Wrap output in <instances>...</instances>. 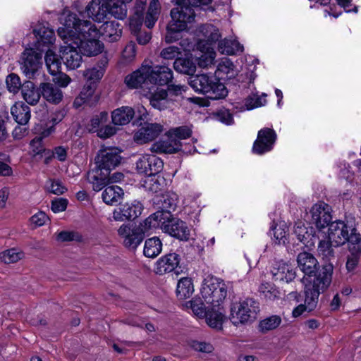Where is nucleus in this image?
Returning a JSON list of instances; mask_svg holds the SVG:
<instances>
[{"label": "nucleus", "instance_id": "nucleus-10", "mask_svg": "<svg viewBox=\"0 0 361 361\" xmlns=\"http://www.w3.org/2000/svg\"><path fill=\"white\" fill-rule=\"evenodd\" d=\"M63 40L66 45L61 47V59L68 69H76L80 66L82 62V54L73 44V41L68 39Z\"/></svg>", "mask_w": 361, "mask_h": 361}, {"label": "nucleus", "instance_id": "nucleus-5", "mask_svg": "<svg viewBox=\"0 0 361 361\" xmlns=\"http://www.w3.org/2000/svg\"><path fill=\"white\" fill-rule=\"evenodd\" d=\"M189 84L196 92L202 94L212 100L224 99L228 94L226 86L214 75H194L190 78Z\"/></svg>", "mask_w": 361, "mask_h": 361}, {"label": "nucleus", "instance_id": "nucleus-2", "mask_svg": "<svg viewBox=\"0 0 361 361\" xmlns=\"http://www.w3.org/2000/svg\"><path fill=\"white\" fill-rule=\"evenodd\" d=\"M331 282V269L329 267L324 268V270L315 277L313 281L305 286V304H300L293 310V317H298L305 312L314 310L318 303L319 295L324 292Z\"/></svg>", "mask_w": 361, "mask_h": 361}, {"label": "nucleus", "instance_id": "nucleus-9", "mask_svg": "<svg viewBox=\"0 0 361 361\" xmlns=\"http://www.w3.org/2000/svg\"><path fill=\"white\" fill-rule=\"evenodd\" d=\"M297 262L300 269L305 274V275L307 276V278H305V280L308 281V283L310 281H312L313 279L317 277L325 267H329L331 269V271H333L332 266L330 264L323 266L322 269L319 271V263L317 259L312 254L307 252H300L298 255Z\"/></svg>", "mask_w": 361, "mask_h": 361}, {"label": "nucleus", "instance_id": "nucleus-62", "mask_svg": "<svg viewBox=\"0 0 361 361\" xmlns=\"http://www.w3.org/2000/svg\"><path fill=\"white\" fill-rule=\"evenodd\" d=\"M81 239V235L74 231H61L57 235V240L61 242H68L76 240L79 241Z\"/></svg>", "mask_w": 361, "mask_h": 361}, {"label": "nucleus", "instance_id": "nucleus-49", "mask_svg": "<svg viewBox=\"0 0 361 361\" xmlns=\"http://www.w3.org/2000/svg\"><path fill=\"white\" fill-rule=\"evenodd\" d=\"M104 66L105 65L103 64V66H97L85 70L83 73V75L87 82L95 85L97 82L100 80L105 71Z\"/></svg>", "mask_w": 361, "mask_h": 361}, {"label": "nucleus", "instance_id": "nucleus-17", "mask_svg": "<svg viewBox=\"0 0 361 361\" xmlns=\"http://www.w3.org/2000/svg\"><path fill=\"white\" fill-rule=\"evenodd\" d=\"M142 211V205L138 201L126 202L113 212V219L116 221L132 220L139 216Z\"/></svg>", "mask_w": 361, "mask_h": 361}, {"label": "nucleus", "instance_id": "nucleus-56", "mask_svg": "<svg viewBox=\"0 0 361 361\" xmlns=\"http://www.w3.org/2000/svg\"><path fill=\"white\" fill-rule=\"evenodd\" d=\"M6 84L8 90L14 94L17 93L20 88L22 89L23 85L20 77L16 73H11L6 77Z\"/></svg>", "mask_w": 361, "mask_h": 361}, {"label": "nucleus", "instance_id": "nucleus-37", "mask_svg": "<svg viewBox=\"0 0 361 361\" xmlns=\"http://www.w3.org/2000/svg\"><path fill=\"white\" fill-rule=\"evenodd\" d=\"M218 50L222 54L235 55L243 51V46L235 39L225 38L219 42Z\"/></svg>", "mask_w": 361, "mask_h": 361}, {"label": "nucleus", "instance_id": "nucleus-3", "mask_svg": "<svg viewBox=\"0 0 361 361\" xmlns=\"http://www.w3.org/2000/svg\"><path fill=\"white\" fill-rule=\"evenodd\" d=\"M58 35L63 39L74 42L79 39L99 37L100 31L90 21L80 20L75 13H69L63 20V27L58 29Z\"/></svg>", "mask_w": 361, "mask_h": 361}, {"label": "nucleus", "instance_id": "nucleus-42", "mask_svg": "<svg viewBox=\"0 0 361 361\" xmlns=\"http://www.w3.org/2000/svg\"><path fill=\"white\" fill-rule=\"evenodd\" d=\"M193 292L192 280L189 278L180 279L177 284L176 294L180 300L189 298Z\"/></svg>", "mask_w": 361, "mask_h": 361}, {"label": "nucleus", "instance_id": "nucleus-54", "mask_svg": "<svg viewBox=\"0 0 361 361\" xmlns=\"http://www.w3.org/2000/svg\"><path fill=\"white\" fill-rule=\"evenodd\" d=\"M52 126H48L47 124L43 125L42 123L37 124L32 129L33 133L38 134L39 136L37 137H40L41 140L49 137L55 131L54 124L57 123L56 119L55 118H52Z\"/></svg>", "mask_w": 361, "mask_h": 361}, {"label": "nucleus", "instance_id": "nucleus-38", "mask_svg": "<svg viewBox=\"0 0 361 361\" xmlns=\"http://www.w3.org/2000/svg\"><path fill=\"white\" fill-rule=\"evenodd\" d=\"M157 204L159 211L171 214L177 207L178 197L174 193H166L159 197Z\"/></svg>", "mask_w": 361, "mask_h": 361}, {"label": "nucleus", "instance_id": "nucleus-32", "mask_svg": "<svg viewBox=\"0 0 361 361\" xmlns=\"http://www.w3.org/2000/svg\"><path fill=\"white\" fill-rule=\"evenodd\" d=\"M180 142H173L169 137L168 140H159L153 143L150 147L152 152L159 154H173L180 149Z\"/></svg>", "mask_w": 361, "mask_h": 361}, {"label": "nucleus", "instance_id": "nucleus-29", "mask_svg": "<svg viewBox=\"0 0 361 361\" xmlns=\"http://www.w3.org/2000/svg\"><path fill=\"white\" fill-rule=\"evenodd\" d=\"M11 115L16 123L25 126L31 117L30 107L22 102H16L11 108Z\"/></svg>", "mask_w": 361, "mask_h": 361}, {"label": "nucleus", "instance_id": "nucleus-58", "mask_svg": "<svg viewBox=\"0 0 361 361\" xmlns=\"http://www.w3.org/2000/svg\"><path fill=\"white\" fill-rule=\"evenodd\" d=\"M333 244L329 240H320L318 245V252L324 259L329 260L334 256Z\"/></svg>", "mask_w": 361, "mask_h": 361}, {"label": "nucleus", "instance_id": "nucleus-34", "mask_svg": "<svg viewBox=\"0 0 361 361\" xmlns=\"http://www.w3.org/2000/svg\"><path fill=\"white\" fill-rule=\"evenodd\" d=\"M135 111L129 106H122L115 109L111 114L112 122L115 125L123 126L128 124L133 118Z\"/></svg>", "mask_w": 361, "mask_h": 361}, {"label": "nucleus", "instance_id": "nucleus-43", "mask_svg": "<svg viewBox=\"0 0 361 361\" xmlns=\"http://www.w3.org/2000/svg\"><path fill=\"white\" fill-rule=\"evenodd\" d=\"M159 14V3L158 0H152L150 2L148 11L146 13L145 24L148 28L154 26Z\"/></svg>", "mask_w": 361, "mask_h": 361}, {"label": "nucleus", "instance_id": "nucleus-8", "mask_svg": "<svg viewBox=\"0 0 361 361\" xmlns=\"http://www.w3.org/2000/svg\"><path fill=\"white\" fill-rule=\"evenodd\" d=\"M121 152L118 147L103 146L95 158L97 168L109 173L120 164Z\"/></svg>", "mask_w": 361, "mask_h": 361}, {"label": "nucleus", "instance_id": "nucleus-18", "mask_svg": "<svg viewBox=\"0 0 361 361\" xmlns=\"http://www.w3.org/2000/svg\"><path fill=\"white\" fill-rule=\"evenodd\" d=\"M180 259V255L175 252L162 256L155 263V273L163 275L168 272L174 271L176 274H178L179 269H180V267H178Z\"/></svg>", "mask_w": 361, "mask_h": 361}, {"label": "nucleus", "instance_id": "nucleus-22", "mask_svg": "<svg viewBox=\"0 0 361 361\" xmlns=\"http://www.w3.org/2000/svg\"><path fill=\"white\" fill-rule=\"evenodd\" d=\"M99 37H88L79 39L74 41L73 44L78 47L80 51L88 56H95L101 53L103 49V44L99 41Z\"/></svg>", "mask_w": 361, "mask_h": 361}, {"label": "nucleus", "instance_id": "nucleus-24", "mask_svg": "<svg viewBox=\"0 0 361 361\" xmlns=\"http://www.w3.org/2000/svg\"><path fill=\"white\" fill-rule=\"evenodd\" d=\"M149 66L142 65L139 69L131 74L128 75L125 78V83L131 89H136L145 82L148 81Z\"/></svg>", "mask_w": 361, "mask_h": 361}, {"label": "nucleus", "instance_id": "nucleus-57", "mask_svg": "<svg viewBox=\"0 0 361 361\" xmlns=\"http://www.w3.org/2000/svg\"><path fill=\"white\" fill-rule=\"evenodd\" d=\"M266 96V94H262V95L252 94L249 96L245 100V106H247V109L250 110L264 106L267 102L265 99Z\"/></svg>", "mask_w": 361, "mask_h": 361}, {"label": "nucleus", "instance_id": "nucleus-44", "mask_svg": "<svg viewBox=\"0 0 361 361\" xmlns=\"http://www.w3.org/2000/svg\"><path fill=\"white\" fill-rule=\"evenodd\" d=\"M168 92L164 90H159L150 97V104L157 109L164 110L169 106V102L167 99Z\"/></svg>", "mask_w": 361, "mask_h": 361}, {"label": "nucleus", "instance_id": "nucleus-21", "mask_svg": "<svg viewBox=\"0 0 361 361\" xmlns=\"http://www.w3.org/2000/svg\"><path fill=\"white\" fill-rule=\"evenodd\" d=\"M273 279L276 281H292L296 276L295 270L288 264L280 261L275 262L271 269Z\"/></svg>", "mask_w": 361, "mask_h": 361}, {"label": "nucleus", "instance_id": "nucleus-50", "mask_svg": "<svg viewBox=\"0 0 361 361\" xmlns=\"http://www.w3.org/2000/svg\"><path fill=\"white\" fill-rule=\"evenodd\" d=\"M224 314L220 312V307L217 310H208L205 317L207 324L212 328L221 329L224 320Z\"/></svg>", "mask_w": 361, "mask_h": 361}, {"label": "nucleus", "instance_id": "nucleus-47", "mask_svg": "<svg viewBox=\"0 0 361 361\" xmlns=\"http://www.w3.org/2000/svg\"><path fill=\"white\" fill-rule=\"evenodd\" d=\"M200 31L204 37V39L209 44L216 42L221 37L219 29L211 24H207L201 26Z\"/></svg>", "mask_w": 361, "mask_h": 361}, {"label": "nucleus", "instance_id": "nucleus-40", "mask_svg": "<svg viewBox=\"0 0 361 361\" xmlns=\"http://www.w3.org/2000/svg\"><path fill=\"white\" fill-rule=\"evenodd\" d=\"M282 319L279 315H271L261 320L258 324V330L262 334H267L277 329L281 324Z\"/></svg>", "mask_w": 361, "mask_h": 361}, {"label": "nucleus", "instance_id": "nucleus-19", "mask_svg": "<svg viewBox=\"0 0 361 361\" xmlns=\"http://www.w3.org/2000/svg\"><path fill=\"white\" fill-rule=\"evenodd\" d=\"M148 73L149 82L154 85H169L173 78L172 70L166 66H149Z\"/></svg>", "mask_w": 361, "mask_h": 361}, {"label": "nucleus", "instance_id": "nucleus-25", "mask_svg": "<svg viewBox=\"0 0 361 361\" xmlns=\"http://www.w3.org/2000/svg\"><path fill=\"white\" fill-rule=\"evenodd\" d=\"M293 232L297 236V238L302 243L307 249L311 250L312 247H314L317 238L308 231L304 223L302 221L295 223Z\"/></svg>", "mask_w": 361, "mask_h": 361}, {"label": "nucleus", "instance_id": "nucleus-23", "mask_svg": "<svg viewBox=\"0 0 361 361\" xmlns=\"http://www.w3.org/2000/svg\"><path fill=\"white\" fill-rule=\"evenodd\" d=\"M39 90L42 97L51 104H58L63 99L62 91L54 84L50 82L41 83Z\"/></svg>", "mask_w": 361, "mask_h": 361}, {"label": "nucleus", "instance_id": "nucleus-1", "mask_svg": "<svg viewBox=\"0 0 361 361\" xmlns=\"http://www.w3.org/2000/svg\"><path fill=\"white\" fill-rule=\"evenodd\" d=\"M212 0H180L177 7L171 11V20L167 25L165 40L167 43L178 41L181 37V32L186 30L188 23L195 19L193 7L207 6Z\"/></svg>", "mask_w": 361, "mask_h": 361}, {"label": "nucleus", "instance_id": "nucleus-16", "mask_svg": "<svg viewBox=\"0 0 361 361\" xmlns=\"http://www.w3.org/2000/svg\"><path fill=\"white\" fill-rule=\"evenodd\" d=\"M331 212V207L324 202H319L312 207V221L318 229L321 230L329 225L332 220Z\"/></svg>", "mask_w": 361, "mask_h": 361}, {"label": "nucleus", "instance_id": "nucleus-59", "mask_svg": "<svg viewBox=\"0 0 361 361\" xmlns=\"http://www.w3.org/2000/svg\"><path fill=\"white\" fill-rule=\"evenodd\" d=\"M190 304L192 312L198 317H204L207 315V311L204 304L200 300H191L188 302Z\"/></svg>", "mask_w": 361, "mask_h": 361}, {"label": "nucleus", "instance_id": "nucleus-14", "mask_svg": "<svg viewBox=\"0 0 361 361\" xmlns=\"http://www.w3.org/2000/svg\"><path fill=\"white\" fill-rule=\"evenodd\" d=\"M41 54L33 49H26L20 58V69L28 78H32L40 67Z\"/></svg>", "mask_w": 361, "mask_h": 361}, {"label": "nucleus", "instance_id": "nucleus-12", "mask_svg": "<svg viewBox=\"0 0 361 361\" xmlns=\"http://www.w3.org/2000/svg\"><path fill=\"white\" fill-rule=\"evenodd\" d=\"M276 133L269 128H264L258 131L257 137L253 143L252 152L262 155L270 152L276 140Z\"/></svg>", "mask_w": 361, "mask_h": 361}, {"label": "nucleus", "instance_id": "nucleus-64", "mask_svg": "<svg viewBox=\"0 0 361 361\" xmlns=\"http://www.w3.org/2000/svg\"><path fill=\"white\" fill-rule=\"evenodd\" d=\"M48 189L50 192L57 195H62L67 190V188L59 180H50Z\"/></svg>", "mask_w": 361, "mask_h": 361}, {"label": "nucleus", "instance_id": "nucleus-48", "mask_svg": "<svg viewBox=\"0 0 361 361\" xmlns=\"http://www.w3.org/2000/svg\"><path fill=\"white\" fill-rule=\"evenodd\" d=\"M108 114L106 111H102L98 114L94 115L90 120V123L87 125V128L89 132L98 133L102 126L108 121Z\"/></svg>", "mask_w": 361, "mask_h": 361}, {"label": "nucleus", "instance_id": "nucleus-39", "mask_svg": "<svg viewBox=\"0 0 361 361\" xmlns=\"http://www.w3.org/2000/svg\"><path fill=\"white\" fill-rule=\"evenodd\" d=\"M162 250V242L158 237H152L145 240L143 254L146 257L155 258Z\"/></svg>", "mask_w": 361, "mask_h": 361}, {"label": "nucleus", "instance_id": "nucleus-61", "mask_svg": "<svg viewBox=\"0 0 361 361\" xmlns=\"http://www.w3.org/2000/svg\"><path fill=\"white\" fill-rule=\"evenodd\" d=\"M136 49L134 43L127 44L122 53V59L125 63L131 62L135 57Z\"/></svg>", "mask_w": 361, "mask_h": 361}, {"label": "nucleus", "instance_id": "nucleus-26", "mask_svg": "<svg viewBox=\"0 0 361 361\" xmlns=\"http://www.w3.org/2000/svg\"><path fill=\"white\" fill-rule=\"evenodd\" d=\"M109 173L98 168L87 173V180L94 191H100L109 184Z\"/></svg>", "mask_w": 361, "mask_h": 361}, {"label": "nucleus", "instance_id": "nucleus-11", "mask_svg": "<svg viewBox=\"0 0 361 361\" xmlns=\"http://www.w3.org/2000/svg\"><path fill=\"white\" fill-rule=\"evenodd\" d=\"M118 235L123 245L130 250H135L142 242L145 234L139 228H131L129 225L122 224L118 229Z\"/></svg>", "mask_w": 361, "mask_h": 361}, {"label": "nucleus", "instance_id": "nucleus-6", "mask_svg": "<svg viewBox=\"0 0 361 361\" xmlns=\"http://www.w3.org/2000/svg\"><path fill=\"white\" fill-rule=\"evenodd\" d=\"M228 286L221 279L211 276L204 279L201 289L204 302L219 307L227 295Z\"/></svg>", "mask_w": 361, "mask_h": 361}, {"label": "nucleus", "instance_id": "nucleus-63", "mask_svg": "<svg viewBox=\"0 0 361 361\" xmlns=\"http://www.w3.org/2000/svg\"><path fill=\"white\" fill-rule=\"evenodd\" d=\"M271 228L274 237L276 240H279V242L286 238L288 230L284 223H280L279 224H276L275 226H272Z\"/></svg>", "mask_w": 361, "mask_h": 361}, {"label": "nucleus", "instance_id": "nucleus-51", "mask_svg": "<svg viewBox=\"0 0 361 361\" xmlns=\"http://www.w3.org/2000/svg\"><path fill=\"white\" fill-rule=\"evenodd\" d=\"M34 34L44 44H51L55 40V35L53 30L44 25H39L35 28Z\"/></svg>", "mask_w": 361, "mask_h": 361}, {"label": "nucleus", "instance_id": "nucleus-60", "mask_svg": "<svg viewBox=\"0 0 361 361\" xmlns=\"http://www.w3.org/2000/svg\"><path fill=\"white\" fill-rule=\"evenodd\" d=\"M30 147L34 157L42 156V154L47 150L42 144V140L37 137L30 141Z\"/></svg>", "mask_w": 361, "mask_h": 361}, {"label": "nucleus", "instance_id": "nucleus-36", "mask_svg": "<svg viewBox=\"0 0 361 361\" xmlns=\"http://www.w3.org/2000/svg\"><path fill=\"white\" fill-rule=\"evenodd\" d=\"M107 15L111 14L117 19L123 20L127 16V6L122 0H106Z\"/></svg>", "mask_w": 361, "mask_h": 361}, {"label": "nucleus", "instance_id": "nucleus-41", "mask_svg": "<svg viewBox=\"0 0 361 361\" xmlns=\"http://www.w3.org/2000/svg\"><path fill=\"white\" fill-rule=\"evenodd\" d=\"M174 69L180 73L193 75L196 71L195 63L189 59L178 58L173 62Z\"/></svg>", "mask_w": 361, "mask_h": 361}, {"label": "nucleus", "instance_id": "nucleus-13", "mask_svg": "<svg viewBox=\"0 0 361 361\" xmlns=\"http://www.w3.org/2000/svg\"><path fill=\"white\" fill-rule=\"evenodd\" d=\"M161 230L164 233L180 240L187 241L190 236V230L185 222L173 217L171 214H170L169 219H166L165 221H163Z\"/></svg>", "mask_w": 361, "mask_h": 361}, {"label": "nucleus", "instance_id": "nucleus-20", "mask_svg": "<svg viewBox=\"0 0 361 361\" xmlns=\"http://www.w3.org/2000/svg\"><path fill=\"white\" fill-rule=\"evenodd\" d=\"M163 131V126L159 123H146L140 128L134 135L137 144H144L155 140Z\"/></svg>", "mask_w": 361, "mask_h": 361}, {"label": "nucleus", "instance_id": "nucleus-15", "mask_svg": "<svg viewBox=\"0 0 361 361\" xmlns=\"http://www.w3.org/2000/svg\"><path fill=\"white\" fill-rule=\"evenodd\" d=\"M164 166L163 161L155 154H146L136 162V168L140 173L146 176L156 175L161 171Z\"/></svg>", "mask_w": 361, "mask_h": 361}, {"label": "nucleus", "instance_id": "nucleus-52", "mask_svg": "<svg viewBox=\"0 0 361 361\" xmlns=\"http://www.w3.org/2000/svg\"><path fill=\"white\" fill-rule=\"evenodd\" d=\"M163 182V178L156 177L155 175L147 176L143 180L142 186L146 190L157 193L161 190Z\"/></svg>", "mask_w": 361, "mask_h": 361}, {"label": "nucleus", "instance_id": "nucleus-7", "mask_svg": "<svg viewBox=\"0 0 361 361\" xmlns=\"http://www.w3.org/2000/svg\"><path fill=\"white\" fill-rule=\"evenodd\" d=\"M259 311V303L253 298H247L231 308V321L235 326L252 322L257 318Z\"/></svg>", "mask_w": 361, "mask_h": 361}, {"label": "nucleus", "instance_id": "nucleus-28", "mask_svg": "<svg viewBox=\"0 0 361 361\" xmlns=\"http://www.w3.org/2000/svg\"><path fill=\"white\" fill-rule=\"evenodd\" d=\"M86 12L88 17L94 21L104 20L107 16L106 1L102 3L101 0H92L86 7Z\"/></svg>", "mask_w": 361, "mask_h": 361}, {"label": "nucleus", "instance_id": "nucleus-45", "mask_svg": "<svg viewBox=\"0 0 361 361\" xmlns=\"http://www.w3.org/2000/svg\"><path fill=\"white\" fill-rule=\"evenodd\" d=\"M44 59L48 71L51 75H55L59 73V69L61 68V61L54 51L49 49L46 52Z\"/></svg>", "mask_w": 361, "mask_h": 361}, {"label": "nucleus", "instance_id": "nucleus-31", "mask_svg": "<svg viewBox=\"0 0 361 361\" xmlns=\"http://www.w3.org/2000/svg\"><path fill=\"white\" fill-rule=\"evenodd\" d=\"M146 6V0H136L133 8V14L130 18L129 25L132 32H137L143 23V16Z\"/></svg>", "mask_w": 361, "mask_h": 361}, {"label": "nucleus", "instance_id": "nucleus-46", "mask_svg": "<svg viewBox=\"0 0 361 361\" xmlns=\"http://www.w3.org/2000/svg\"><path fill=\"white\" fill-rule=\"evenodd\" d=\"M260 295L267 300L273 301L280 298V291L272 283H262L259 287Z\"/></svg>", "mask_w": 361, "mask_h": 361}, {"label": "nucleus", "instance_id": "nucleus-4", "mask_svg": "<svg viewBox=\"0 0 361 361\" xmlns=\"http://www.w3.org/2000/svg\"><path fill=\"white\" fill-rule=\"evenodd\" d=\"M328 238L334 246H341L345 243L349 244V250H361L360 235L356 228L348 222L338 220L329 223Z\"/></svg>", "mask_w": 361, "mask_h": 361}, {"label": "nucleus", "instance_id": "nucleus-35", "mask_svg": "<svg viewBox=\"0 0 361 361\" xmlns=\"http://www.w3.org/2000/svg\"><path fill=\"white\" fill-rule=\"evenodd\" d=\"M124 195L123 189L117 185L105 188L102 194L103 201L108 205H114L120 202Z\"/></svg>", "mask_w": 361, "mask_h": 361}, {"label": "nucleus", "instance_id": "nucleus-55", "mask_svg": "<svg viewBox=\"0 0 361 361\" xmlns=\"http://www.w3.org/2000/svg\"><path fill=\"white\" fill-rule=\"evenodd\" d=\"M22 256V252H17L15 249H9L0 252V260L6 264L16 263Z\"/></svg>", "mask_w": 361, "mask_h": 361}, {"label": "nucleus", "instance_id": "nucleus-30", "mask_svg": "<svg viewBox=\"0 0 361 361\" xmlns=\"http://www.w3.org/2000/svg\"><path fill=\"white\" fill-rule=\"evenodd\" d=\"M169 216H170V214L168 212L163 213L161 211H157L140 224L142 228L140 230L145 233L152 228H160L161 229L163 221L169 219Z\"/></svg>", "mask_w": 361, "mask_h": 361}, {"label": "nucleus", "instance_id": "nucleus-27", "mask_svg": "<svg viewBox=\"0 0 361 361\" xmlns=\"http://www.w3.org/2000/svg\"><path fill=\"white\" fill-rule=\"evenodd\" d=\"M100 35L110 42L118 41L122 35V28L119 23L116 21L105 22L99 29Z\"/></svg>", "mask_w": 361, "mask_h": 361}, {"label": "nucleus", "instance_id": "nucleus-33", "mask_svg": "<svg viewBox=\"0 0 361 361\" xmlns=\"http://www.w3.org/2000/svg\"><path fill=\"white\" fill-rule=\"evenodd\" d=\"M21 93L24 100L30 105L38 103L42 94L31 81H26L22 85Z\"/></svg>", "mask_w": 361, "mask_h": 361}, {"label": "nucleus", "instance_id": "nucleus-53", "mask_svg": "<svg viewBox=\"0 0 361 361\" xmlns=\"http://www.w3.org/2000/svg\"><path fill=\"white\" fill-rule=\"evenodd\" d=\"M192 130L187 126H180L170 129L167 132V136L176 142H179L178 140H184L190 137Z\"/></svg>", "mask_w": 361, "mask_h": 361}]
</instances>
